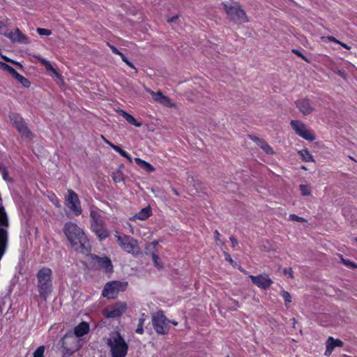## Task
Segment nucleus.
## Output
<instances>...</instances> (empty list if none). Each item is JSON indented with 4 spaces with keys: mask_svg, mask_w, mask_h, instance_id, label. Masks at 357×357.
I'll return each instance as SVG.
<instances>
[{
    "mask_svg": "<svg viewBox=\"0 0 357 357\" xmlns=\"http://www.w3.org/2000/svg\"><path fill=\"white\" fill-rule=\"evenodd\" d=\"M63 233L70 243L71 248L77 252L89 255L91 251L90 241L84 231L76 223L67 222L63 229Z\"/></svg>",
    "mask_w": 357,
    "mask_h": 357,
    "instance_id": "obj_1",
    "label": "nucleus"
},
{
    "mask_svg": "<svg viewBox=\"0 0 357 357\" xmlns=\"http://www.w3.org/2000/svg\"><path fill=\"white\" fill-rule=\"evenodd\" d=\"M89 330V324L82 321L75 327L73 333L68 332L63 335L61 340L63 357L70 356L79 349L78 341L76 337H81L86 335Z\"/></svg>",
    "mask_w": 357,
    "mask_h": 357,
    "instance_id": "obj_2",
    "label": "nucleus"
},
{
    "mask_svg": "<svg viewBox=\"0 0 357 357\" xmlns=\"http://www.w3.org/2000/svg\"><path fill=\"white\" fill-rule=\"evenodd\" d=\"M36 278L39 296L46 301L53 290L52 269L47 266L42 267L38 271Z\"/></svg>",
    "mask_w": 357,
    "mask_h": 357,
    "instance_id": "obj_3",
    "label": "nucleus"
},
{
    "mask_svg": "<svg viewBox=\"0 0 357 357\" xmlns=\"http://www.w3.org/2000/svg\"><path fill=\"white\" fill-rule=\"evenodd\" d=\"M107 344L110 349L111 357H126L128 345L120 333L116 332L107 339Z\"/></svg>",
    "mask_w": 357,
    "mask_h": 357,
    "instance_id": "obj_4",
    "label": "nucleus"
},
{
    "mask_svg": "<svg viewBox=\"0 0 357 357\" xmlns=\"http://www.w3.org/2000/svg\"><path fill=\"white\" fill-rule=\"evenodd\" d=\"M91 229L100 241L105 240L109 236V231L100 213L96 211L90 212Z\"/></svg>",
    "mask_w": 357,
    "mask_h": 357,
    "instance_id": "obj_5",
    "label": "nucleus"
},
{
    "mask_svg": "<svg viewBox=\"0 0 357 357\" xmlns=\"http://www.w3.org/2000/svg\"><path fill=\"white\" fill-rule=\"evenodd\" d=\"M115 237L118 245L124 252L132 255L141 252L138 241L133 237L126 234H119L118 232H116Z\"/></svg>",
    "mask_w": 357,
    "mask_h": 357,
    "instance_id": "obj_6",
    "label": "nucleus"
},
{
    "mask_svg": "<svg viewBox=\"0 0 357 357\" xmlns=\"http://www.w3.org/2000/svg\"><path fill=\"white\" fill-rule=\"evenodd\" d=\"M128 287L127 282L117 280L110 281L105 284L102 291V296L107 299H114L120 291H124Z\"/></svg>",
    "mask_w": 357,
    "mask_h": 357,
    "instance_id": "obj_7",
    "label": "nucleus"
},
{
    "mask_svg": "<svg viewBox=\"0 0 357 357\" xmlns=\"http://www.w3.org/2000/svg\"><path fill=\"white\" fill-rule=\"evenodd\" d=\"M8 117L12 124L21 135L22 138L30 139L31 137L32 132L28 128L24 119L20 114L11 112L9 114Z\"/></svg>",
    "mask_w": 357,
    "mask_h": 357,
    "instance_id": "obj_8",
    "label": "nucleus"
},
{
    "mask_svg": "<svg viewBox=\"0 0 357 357\" xmlns=\"http://www.w3.org/2000/svg\"><path fill=\"white\" fill-rule=\"evenodd\" d=\"M222 5L230 20L239 24L248 22L245 12L239 6L228 5L224 2Z\"/></svg>",
    "mask_w": 357,
    "mask_h": 357,
    "instance_id": "obj_9",
    "label": "nucleus"
},
{
    "mask_svg": "<svg viewBox=\"0 0 357 357\" xmlns=\"http://www.w3.org/2000/svg\"><path fill=\"white\" fill-rule=\"evenodd\" d=\"M168 321L162 311L157 312L152 317L153 328L160 335H165L169 333Z\"/></svg>",
    "mask_w": 357,
    "mask_h": 357,
    "instance_id": "obj_10",
    "label": "nucleus"
},
{
    "mask_svg": "<svg viewBox=\"0 0 357 357\" xmlns=\"http://www.w3.org/2000/svg\"><path fill=\"white\" fill-rule=\"evenodd\" d=\"M290 124L295 132L302 138L310 142L315 139L314 134L307 128L303 122L298 120H292Z\"/></svg>",
    "mask_w": 357,
    "mask_h": 357,
    "instance_id": "obj_11",
    "label": "nucleus"
},
{
    "mask_svg": "<svg viewBox=\"0 0 357 357\" xmlns=\"http://www.w3.org/2000/svg\"><path fill=\"white\" fill-rule=\"evenodd\" d=\"M68 193L66 199L68 206L75 215H80L82 210L78 195L72 190H68Z\"/></svg>",
    "mask_w": 357,
    "mask_h": 357,
    "instance_id": "obj_12",
    "label": "nucleus"
},
{
    "mask_svg": "<svg viewBox=\"0 0 357 357\" xmlns=\"http://www.w3.org/2000/svg\"><path fill=\"white\" fill-rule=\"evenodd\" d=\"M249 277L254 284L262 289H267L273 284L272 280L267 274L250 275Z\"/></svg>",
    "mask_w": 357,
    "mask_h": 357,
    "instance_id": "obj_13",
    "label": "nucleus"
},
{
    "mask_svg": "<svg viewBox=\"0 0 357 357\" xmlns=\"http://www.w3.org/2000/svg\"><path fill=\"white\" fill-rule=\"evenodd\" d=\"M127 305L126 303H116L110 309H107L104 312V315L107 318H119L126 310Z\"/></svg>",
    "mask_w": 357,
    "mask_h": 357,
    "instance_id": "obj_14",
    "label": "nucleus"
},
{
    "mask_svg": "<svg viewBox=\"0 0 357 357\" xmlns=\"http://www.w3.org/2000/svg\"><path fill=\"white\" fill-rule=\"evenodd\" d=\"M93 259L98 264V266L105 270L106 273H111L113 271V266L112 261L107 257H99L94 255L92 257Z\"/></svg>",
    "mask_w": 357,
    "mask_h": 357,
    "instance_id": "obj_15",
    "label": "nucleus"
},
{
    "mask_svg": "<svg viewBox=\"0 0 357 357\" xmlns=\"http://www.w3.org/2000/svg\"><path fill=\"white\" fill-rule=\"evenodd\" d=\"M343 342L340 339H335L330 336L326 342V351L324 354L326 356L331 355L335 347H342L343 346Z\"/></svg>",
    "mask_w": 357,
    "mask_h": 357,
    "instance_id": "obj_16",
    "label": "nucleus"
},
{
    "mask_svg": "<svg viewBox=\"0 0 357 357\" xmlns=\"http://www.w3.org/2000/svg\"><path fill=\"white\" fill-rule=\"evenodd\" d=\"M296 105L303 115H308L312 112L314 108L310 105L307 98H303L296 101Z\"/></svg>",
    "mask_w": 357,
    "mask_h": 357,
    "instance_id": "obj_17",
    "label": "nucleus"
},
{
    "mask_svg": "<svg viewBox=\"0 0 357 357\" xmlns=\"http://www.w3.org/2000/svg\"><path fill=\"white\" fill-rule=\"evenodd\" d=\"M11 40L17 41L21 43H29V39L18 28L15 29L13 31L9 32L7 35Z\"/></svg>",
    "mask_w": 357,
    "mask_h": 357,
    "instance_id": "obj_18",
    "label": "nucleus"
},
{
    "mask_svg": "<svg viewBox=\"0 0 357 357\" xmlns=\"http://www.w3.org/2000/svg\"><path fill=\"white\" fill-rule=\"evenodd\" d=\"M151 94L153 100L166 107H172L173 104L171 102V100L167 96L162 94L160 91L157 92L151 91Z\"/></svg>",
    "mask_w": 357,
    "mask_h": 357,
    "instance_id": "obj_19",
    "label": "nucleus"
},
{
    "mask_svg": "<svg viewBox=\"0 0 357 357\" xmlns=\"http://www.w3.org/2000/svg\"><path fill=\"white\" fill-rule=\"evenodd\" d=\"M152 215V209L150 206H147L145 208H143L140 210L137 213H136L132 219L133 220H145L148 219L150 216Z\"/></svg>",
    "mask_w": 357,
    "mask_h": 357,
    "instance_id": "obj_20",
    "label": "nucleus"
},
{
    "mask_svg": "<svg viewBox=\"0 0 357 357\" xmlns=\"http://www.w3.org/2000/svg\"><path fill=\"white\" fill-rule=\"evenodd\" d=\"M254 140L256 144L259 146L266 153H274V151L272 147L265 140L258 137H255Z\"/></svg>",
    "mask_w": 357,
    "mask_h": 357,
    "instance_id": "obj_21",
    "label": "nucleus"
},
{
    "mask_svg": "<svg viewBox=\"0 0 357 357\" xmlns=\"http://www.w3.org/2000/svg\"><path fill=\"white\" fill-rule=\"evenodd\" d=\"M121 114L130 124H132L136 127H141L142 126L141 122L137 121V119L133 116L127 113L126 112L121 110Z\"/></svg>",
    "mask_w": 357,
    "mask_h": 357,
    "instance_id": "obj_22",
    "label": "nucleus"
},
{
    "mask_svg": "<svg viewBox=\"0 0 357 357\" xmlns=\"http://www.w3.org/2000/svg\"><path fill=\"white\" fill-rule=\"evenodd\" d=\"M135 162L139 165L142 169H144L145 171L148 172H152L155 170V168L153 167V166L152 165H151L149 162L141 159V158H136L135 159Z\"/></svg>",
    "mask_w": 357,
    "mask_h": 357,
    "instance_id": "obj_23",
    "label": "nucleus"
},
{
    "mask_svg": "<svg viewBox=\"0 0 357 357\" xmlns=\"http://www.w3.org/2000/svg\"><path fill=\"white\" fill-rule=\"evenodd\" d=\"M145 317H146L145 314L142 313L138 320L137 327V329L135 330V332L137 334L142 335L144 332V321L146 319Z\"/></svg>",
    "mask_w": 357,
    "mask_h": 357,
    "instance_id": "obj_24",
    "label": "nucleus"
},
{
    "mask_svg": "<svg viewBox=\"0 0 357 357\" xmlns=\"http://www.w3.org/2000/svg\"><path fill=\"white\" fill-rule=\"evenodd\" d=\"M14 78L25 88H29L31 85L30 81L18 73Z\"/></svg>",
    "mask_w": 357,
    "mask_h": 357,
    "instance_id": "obj_25",
    "label": "nucleus"
},
{
    "mask_svg": "<svg viewBox=\"0 0 357 357\" xmlns=\"http://www.w3.org/2000/svg\"><path fill=\"white\" fill-rule=\"evenodd\" d=\"M302 159L305 162H312L314 161L312 155L310 154L307 149H302L298 152Z\"/></svg>",
    "mask_w": 357,
    "mask_h": 357,
    "instance_id": "obj_26",
    "label": "nucleus"
},
{
    "mask_svg": "<svg viewBox=\"0 0 357 357\" xmlns=\"http://www.w3.org/2000/svg\"><path fill=\"white\" fill-rule=\"evenodd\" d=\"M112 149L119 153L122 157L128 159L130 162L132 161L131 155L128 152L122 149L120 146L117 145H114V146H112Z\"/></svg>",
    "mask_w": 357,
    "mask_h": 357,
    "instance_id": "obj_27",
    "label": "nucleus"
},
{
    "mask_svg": "<svg viewBox=\"0 0 357 357\" xmlns=\"http://www.w3.org/2000/svg\"><path fill=\"white\" fill-rule=\"evenodd\" d=\"M37 59L41 62V63L48 70H52L53 73L58 75L56 70L52 67L51 63L41 56H38Z\"/></svg>",
    "mask_w": 357,
    "mask_h": 357,
    "instance_id": "obj_28",
    "label": "nucleus"
},
{
    "mask_svg": "<svg viewBox=\"0 0 357 357\" xmlns=\"http://www.w3.org/2000/svg\"><path fill=\"white\" fill-rule=\"evenodd\" d=\"M111 177L115 183H121L123 181V174L121 172L112 173Z\"/></svg>",
    "mask_w": 357,
    "mask_h": 357,
    "instance_id": "obj_29",
    "label": "nucleus"
},
{
    "mask_svg": "<svg viewBox=\"0 0 357 357\" xmlns=\"http://www.w3.org/2000/svg\"><path fill=\"white\" fill-rule=\"evenodd\" d=\"M152 259H153L154 266L158 269H162V267H163L162 264L160 261V257L156 254H155V253L152 254Z\"/></svg>",
    "mask_w": 357,
    "mask_h": 357,
    "instance_id": "obj_30",
    "label": "nucleus"
},
{
    "mask_svg": "<svg viewBox=\"0 0 357 357\" xmlns=\"http://www.w3.org/2000/svg\"><path fill=\"white\" fill-rule=\"evenodd\" d=\"M45 347L43 345L38 347L33 352V357H44Z\"/></svg>",
    "mask_w": 357,
    "mask_h": 357,
    "instance_id": "obj_31",
    "label": "nucleus"
},
{
    "mask_svg": "<svg viewBox=\"0 0 357 357\" xmlns=\"http://www.w3.org/2000/svg\"><path fill=\"white\" fill-rule=\"evenodd\" d=\"M300 190H301L302 195H303V196L310 195L311 194L310 189L306 185H303V184L301 185Z\"/></svg>",
    "mask_w": 357,
    "mask_h": 357,
    "instance_id": "obj_32",
    "label": "nucleus"
},
{
    "mask_svg": "<svg viewBox=\"0 0 357 357\" xmlns=\"http://www.w3.org/2000/svg\"><path fill=\"white\" fill-rule=\"evenodd\" d=\"M289 219L291 221H296V222H307V220L305 218L300 217L296 214H290Z\"/></svg>",
    "mask_w": 357,
    "mask_h": 357,
    "instance_id": "obj_33",
    "label": "nucleus"
},
{
    "mask_svg": "<svg viewBox=\"0 0 357 357\" xmlns=\"http://www.w3.org/2000/svg\"><path fill=\"white\" fill-rule=\"evenodd\" d=\"M292 52L297 55L298 57L301 58L303 61H305L307 63H310V60L307 58L306 56H305L303 54H302L299 50L293 49Z\"/></svg>",
    "mask_w": 357,
    "mask_h": 357,
    "instance_id": "obj_34",
    "label": "nucleus"
},
{
    "mask_svg": "<svg viewBox=\"0 0 357 357\" xmlns=\"http://www.w3.org/2000/svg\"><path fill=\"white\" fill-rule=\"evenodd\" d=\"M282 298L285 302V305H287L288 303H290L291 302V296L290 294L288 291H284L282 292Z\"/></svg>",
    "mask_w": 357,
    "mask_h": 357,
    "instance_id": "obj_35",
    "label": "nucleus"
},
{
    "mask_svg": "<svg viewBox=\"0 0 357 357\" xmlns=\"http://www.w3.org/2000/svg\"><path fill=\"white\" fill-rule=\"evenodd\" d=\"M36 31L40 36H50L52 33L50 30L44 28H38Z\"/></svg>",
    "mask_w": 357,
    "mask_h": 357,
    "instance_id": "obj_36",
    "label": "nucleus"
},
{
    "mask_svg": "<svg viewBox=\"0 0 357 357\" xmlns=\"http://www.w3.org/2000/svg\"><path fill=\"white\" fill-rule=\"evenodd\" d=\"M342 262L344 265L351 268H357V264L349 259H342Z\"/></svg>",
    "mask_w": 357,
    "mask_h": 357,
    "instance_id": "obj_37",
    "label": "nucleus"
},
{
    "mask_svg": "<svg viewBox=\"0 0 357 357\" xmlns=\"http://www.w3.org/2000/svg\"><path fill=\"white\" fill-rule=\"evenodd\" d=\"M11 76L14 78L15 76L17 74V72L10 65L8 66L7 69L6 70Z\"/></svg>",
    "mask_w": 357,
    "mask_h": 357,
    "instance_id": "obj_38",
    "label": "nucleus"
},
{
    "mask_svg": "<svg viewBox=\"0 0 357 357\" xmlns=\"http://www.w3.org/2000/svg\"><path fill=\"white\" fill-rule=\"evenodd\" d=\"M283 273L285 275H288L289 278H294V275H293V271L291 269V268H284L283 270Z\"/></svg>",
    "mask_w": 357,
    "mask_h": 357,
    "instance_id": "obj_39",
    "label": "nucleus"
},
{
    "mask_svg": "<svg viewBox=\"0 0 357 357\" xmlns=\"http://www.w3.org/2000/svg\"><path fill=\"white\" fill-rule=\"evenodd\" d=\"M6 30V25L5 24L4 22L0 21V33L4 34L5 36H6L7 34L5 32Z\"/></svg>",
    "mask_w": 357,
    "mask_h": 357,
    "instance_id": "obj_40",
    "label": "nucleus"
},
{
    "mask_svg": "<svg viewBox=\"0 0 357 357\" xmlns=\"http://www.w3.org/2000/svg\"><path fill=\"white\" fill-rule=\"evenodd\" d=\"M122 59V61H123V62H125V63H126L129 67H130V68H132V69L136 70V68H135V66L133 65V63H132V62H130V61L127 59V57H126V56L123 57V59Z\"/></svg>",
    "mask_w": 357,
    "mask_h": 357,
    "instance_id": "obj_41",
    "label": "nucleus"
},
{
    "mask_svg": "<svg viewBox=\"0 0 357 357\" xmlns=\"http://www.w3.org/2000/svg\"><path fill=\"white\" fill-rule=\"evenodd\" d=\"M1 175H2V177L4 181H8L10 180V178L9 177L8 169L4 170V172H3L1 173Z\"/></svg>",
    "mask_w": 357,
    "mask_h": 357,
    "instance_id": "obj_42",
    "label": "nucleus"
},
{
    "mask_svg": "<svg viewBox=\"0 0 357 357\" xmlns=\"http://www.w3.org/2000/svg\"><path fill=\"white\" fill-rule=\"evenodd\" d=\"M327 39L328 41L330 42H333V43H335L336 44L337 43H340V40L336 39L334 36H327Z\"/></svg>",
    "mask_w": 357,
    "mask_h": 357,
    "instance_id": "obj_43",
    "label": "nucleus"
},
{
    "mask_svg": "<svg viewBox=\"0 0 357 357\" xmlns=\"http://www.w3.org/2000/svg\"><path fill=\"white\" fill-rule=\"evenodd\" d=\"M100 137H101L102 139L105 142V143L108 144L112 149V146H114L115 145L113 143H112L111 142H109L107 138H105L104 135H101Z\"/></svg>",
    "mask_w": 357,
    "mask_h": 357,
    "instance_id": "obj_44",
    "label": "nucleus"
},
{
    "mask_svg": "<svg viewBox=\"0 0 357 357\" xmlns=\"http://www.w3.org/2000/svg\"><path fill=\"white\" fill-rule=\"evenodd\" d=\"M108 45H109V48L111 49L112 52L114 54H116V55H117L118 54H119V52H120V51H119V50H118L115 46L112 45H109V44H108Z\"/></svg>",
    "mask_w": 357,
    "mask_h": 357,
    "instance_id": "obj_45",
    "label": "nucleus"
},
{
    "mask_svg": "<svg viewBox=\"0 0 357 357\" xmlns=\"http://www.w3.org/2000/svg\"><path fill=\"white\" fill-rule=\"evenodd\" d=\"M229 240H230L233 247H235L236 245H238V241L234 236H230Z\"/></svg>",
    "mask_w": 357,
    "mask_h": 357,
    "instance_id": "obj_46",
    "label": "nucleus"
},
{
    "mask_svg": "<svg viewBox=\"0 0 357 357\" xmlns=\"http://www.w3.org/2000/svg\"><path fill=\"white\" fill-rule=\"evenodd\" d=\"M214 234H215V241L216 242H218L220 241V232L218 231V230H215V232H214Z\"/></svg>",
    "mask_w": 357,
    "mask_h": 357,
    "instance_id": "obj_47",
    "label": "nucleus"
},
{
    "mask_svg": "<svg viewBox=\"0 0 357 357\" xmlns=\"http://www.w3.org/2000/svg\"><path fill=\"white\" fill-rule=\"evenodd\" d=\"M225 260L229 261V263L232 264L233 259H231L230 255L227 252H225Z\"/></svg>",
    "mask_w": 357,
    "mask_h": 357,
    "instance_id": "obj_48",
    "label": "nucleus"
},
{
    "mask_svg": "<svg viewBox=\"0 0 357 357\" xmlns=\"http://www.w3.org/2000/svg\"><path fill=\"white\" fill-rule=\"evenodd\" d=\"M8 66V64L0 61V68L1 69H2V70L6 71V70L7 69Z\"/></svg>",
    "mask_w": 357,
    "mask_h": 357,
    "instance_id": "obj_49",
    "label": "nucleus"
},
{
    "mask_svg": "<svg viewBox=\"0 0 357 357\" xmlns=\"http://www.w3.org/2000/svg\"><path fill=\"white\" fill-rule=\"evenodd\" d=\"M338 44L340 45L342 47H344L346 50H349L351 49L350 46H349L348 45H347L346 43H344L343 42L340 41V43H338Z\"/></svg>",
    "mask_w": 357,
    "mask_h": 357,
    "instance_id": "obj_50",
    "label": "nucleus"
},
{
    "mask_svg": "<svg viewBox=\"0 0 357 357\" xmlns=\"http://www.w3.org/2000/svg\"><path fill=\"white\" fill-rule=\"evenodd\" d=\"M7 169L6 167L2 163L0 162V172L1 174L4 172V170Z\"/></svg>",
    "mask_w": 357,
    "mask_h": 357,
    "instance_id": "obj_51",
    "label": "nucleus"
},
{
    "mask_svg": "<svg viewBox=\"0 0 357 357\" xmlns=\"http://www.w3.org/2000/svg\"><path fill=\"white\" fill-rule=\"evenodd\" d=\"M176 19H178V16H175V17H173L172 18H169L167 22H174L175 21Z\"/></svg>",
    "mask_w": 357,
    "mask_h": 357,
    "instance_id": "obj_52",
    "label": "nucleus"
},
{
    "mask_svg": "<svg viewBox=\"0 0 357 357\" xmlns=\"http://www.w3.org/2000/svg\"><path fill=\"white\" fill-rule=\"evenodd\" d=\"M117 55H119L121 59H123V57L126 56L125 54H123L121 52H119V54H118Z\"/></svg>",
    "mask_w": 357,
    "mask_h": 357,
    "instance_id": "obj_53",
    "label": "nucleus"
},
{
    "mask_svg": "<svg viewBox=\"0 0 357 357\" xmlns=\"http://www.w3.org/2000/svg\"><path fill=\"white\" fill-rule=\"evenodd\" d=\"M170 322H171L173 325H174V326H177V325H178V322H177V321H171Z\"/></svg>",
    "mask_w": 357,
    "mask_h": 357,
    "instance_id": "obj_54",
    "label": "nucleus"
},
{
    "mask_svg": "<svg viewBox=\"0 0 357 357\" xmlns=\"http://www.w3.org/2000/svg\"><path fill=\"white\" fill-rule=\"evenodd\" d=\"M233 302L237 305V307H240L238 304V301L234 300Z\"/></svg>",
    "mask_w": 357,
    "mask_h": 357,
    "instance_id": "obj_55",
    "label": "nucleus"
},
{
    "mask_svg": "<svg viewBox=\"0 0 357 357\" xmlns=\"http://www.w3.org/2000/svg\"><path fill=\"white\" fill-rule=\"evenodd\" d=\"M3 58L6 61H10V60L9 59H8V57L3 56Z\"/></svg>",
    "mask_w": 357,
    "mask_h": 357,
    "instance_id": "obj_56",
    "label": "nucleus"
},
{
    "mask_svg": "<svg viewBox=\"0 0 357 357\" xmlns=\"http://www.w3.org/2000/svg\"><path fill=\"white\" fill-rule=\"evenodd\" d=\"M54 204H55L56 206H59V201H58V200H56V202H54Z\"/></svg>",
    "mask_w": 357,
    "mask_h": 357,
    "instance_id": "obj_57",
    "label": "nucleus"
},
{
    "mask_svg": "<svg viewBox=\"0 0 357 357\" xmlns=\"http://www.w3.org/2000/svg\"><path fill=\"white\" fill-rule=\"evenodd\" d=\"M354 241L357 242V237L354 238Z\"/></svg>",
    "mask_w": 357,
    "mask_h": 357,
    "instance_id": "obj_58",
    "label": "nucleus"
},
{
    "mask_svg": "<svg viewBox=\"0 0 357 357\" xmlns=\"http://www.w3.org/2000/svg\"><path fill=\"white\" fill-rule=\"evenodd\" d=\"M174 193L178 195V193L176 192V191L174 190Z\"/></svg>",
    "mask_w": 357,
    "mask_h": 357,
    "instance_id": "obj_59",
    "label": "nucleus"
},
{
    "mask_svg": "<svg viewBox=\"0 0 357 357\" xmlns=\"http://www.w3.org/2000/svg\"><path fill=\"white\" fill-rule=\"evenodd\" d=\"M1 313V312L0 311V314Z\"/></svg>",
    "mask_w": 357,
    "mask_h": 357,
    "instance_id": "obj_60",
    "label": "nucleus"
}]
</instances>
